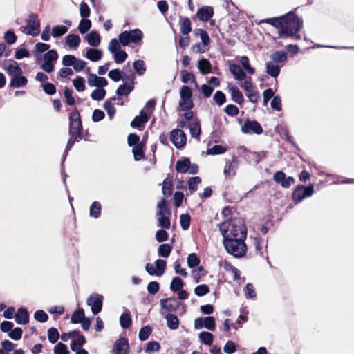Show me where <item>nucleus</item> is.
Here are the masks:
<instances>
[{"instance_id": "nucleus-1", "label": "nucleus", "mask_w": 354, "mask_h": 354, "mask_svg": "<svg viewBox=\"0 0 354 354\" xmlns=\"http://www.w3.org/2000/svg\"><path fill=\"white\" fill-rule=\"evenodd\" d=\"M261 22L276 27L281 37H294L297 40L301 39L299 32L303 26V21L293 11L279 17L267 18Z\"/></svg>"}, {"instance_id": "nucleus-2", "label": "nucleus", "mask_w": 354, "mask_h": 354, "mask_svg": "<svg viewBox=\"0 0 354 354\" xmlns=\"http://www.w3.org/2000/svg\"><path fill=\"white\" fill-rule=\"evenodd\" d=\"M219 230L223 239H246L247 229L242 219L234 218L219 225Z\"/></svg>"}, {"instance_id": "nucleus-3", "label": "nucleus", "mask_w": 354, "mask_h": 354, "mask_svg": "<svg viewBox=\"0 0 354 354\" xmlns=\"http://www.w3.org/2000/svg\"><path fill=\"white\" fill-rule=\"evenodd\" d=\"M245 239H225L223 240V243L228 254L236 258H241L245 255L247 251Z\"/></svg>"}, {"instance_id": "nucleus-4", "label": "nucleus", "mask_w": 354, "mask_h": 354, "mask_svg": "<svg viewBox=\"0 0 354 354\" xmlns=\"http://www.w3.org/2000/svg\"><path fill=\"white\" fill-rule=\"evenodd\" d=\"M143 33L141 30L136 28L129 31H123L118 35L120 44L123 46H128L130 43L136 45L141 44Z\"/></svg>"}, {"instance_id": "nucleus-5", "label": "nucleus", "mask_w": 354, "mask_h": 354, "mask_svg": "<svg viewBox=\"0 0 354 354\" xmlns=\"http://www.w3.org/2000/svg\"><path fill=\"white\" fill-rule=\"evenodd\" d=\"M27 24L24 26H21L20 28L21 30L28 35L31 36H37L39 33L40 28V21L38 19V17L35 13H31L28 19L26 21Z\"/></svg>"}, {"instance_id": "nucleus-6", "label": "nucleus", "mask_w": 354, "mask_h": 354, "mask_svg": "<svg viewBox=\"0 0 354 354\" xmlns=\"http://www.w3.org/2000/svg\"><path fill=\"white\" fill-rule=\"evenodd\" d=\"M192 93L191 88L187 86H183L180 90V100L178 106L182 111H189L194 107L192 100Z\"/></svg>"}, {"instance_id": "nucleus-7", "label": "nucleus", "mask_w": 354, "mask_h": 354, "mask_svg": "<svg viewBox=\"0 0 354 354\" xmlns=\"http://www.w3.org/2000/svg\"><path fill=\"white\" fill-rule=\"evenodd\" d=\"M69 135L82 137V126L80 115L77 111L71 113L69 116Z\"/></svg>"}, {"instance_id": "nucleus-8", "label": "nucleus", "mask_w": 354, "mask_h": 354, "mask_svg": "<svg viewBox=\"0 0 354 354\" xmlns=\"http://www.w3.org/2000/svg\"><path fill=\"white\" fill-rule=\"evenodd\" d=\"M58 59V55L56 50H50L44 55V62L40 68L44 71L50 73L55 70L53 62Z\"/></svg>"}, {"instance_id": "nucleus-9", "label": "nucleus", "mask_w": 354, "mask_h": 354, "mask_svg": "<svg viewBox=\"0 0 354 354\" xmlns=\"http://www.w3.org/2000/svg\"><path fill=\"white\" fill-rule=\"evenodd\" d=\"M314 192L313 185L305 187L298 185L292 193V199L295 203H299L306 197L311 196Z\"/></svg>"}, {"instance_id": "nucleus-10", "label": "nucleus", "mask_w": 354, "mask_h": 354, "mask_svg": "<svg viewBox=\"0 0 354 354\" xmlns=\"http://www.w3.org/2000/svg\"><path fill=\"white\" fill-rule=\"evenodd\" d=\"M242 149L244 152L243 156L249 164L257 165L267 156V152L265 151L254 152L248 151L245 147Z\"/></svg>"}, {"instance_id": "nucleus-11", "label": "nucleus", "mask_w": 354, "mask_h": 354, "mask_svg": "<svg viewBox=\"0 0 354 354\" xmlns=\"http://www.w3.org/2000/svg\"><path fill=\"white\" fill-rule=\"evenodd\" d=\"M102 299L103 297L99 294H93L87 298L86 304L91 306L94 315L98 314L102 310Z\"/></svg>"}, {"instance_id": "nucleus-12", "label": "nucleus", "mask_w": 354, "mask_h": 354, "mask_svg": "<svg viewBox=\"0 0 354 354\" xmlns=\"http://www.w3.org/2000/svg\"><path fill=\"white\" fill-rule=\"evenodd\" d=\"M241 131L246 134L254 133L259 135L262 133L263 129L257 121L247 120L241 127Z\"/></svg>"}, {"instance_id": "nucleus-13", "label": "nucleus", "mask_w": 354, "mask_h": 354, "mask_svg": "<svg viewBox=\"0 0 354 354\" xmlns=\"http://www.w3.org/2000/svg\"><path fill=\"white\" fill-rule=\"evenodd\" d=\"M170 139L174 145L180 149L186 143V135L180 129H174L170 133Z\"/></svg>"}, {"instance_id": "nucleus-14", "label": "nucleus", "mask_w": 354, "mask_h": 354, "mask_svg": "<svg viewBox=\"0 0 354 354\" xmlns=\"http://www.w3.org/2000/svg\"><path fill=\"white\" fill-rule=\"evenodd\" d=\"M162 313L165 312H174L176 310L179 306V303L176 298L170 297L167 299H162L160 301Z\"/></svg>"}, {"instance_id": "nucleus-15", "label": "nucleus", "mask_w": 354, "mask_h": 354, "mask_svg": "<svg viewBox=\"0 0 354 354\" xmlns=\"http://www.w3.org/2000/svg\"><path fill=\"white\" fill-rule=\"evenodd\" d=\"M227 90L230 93L231 98L233 102L239 104H243L244 101L243 95L236 85L232 83H228Z\"/></svg>"}, {"instance_id": "nucleus-16", "label": "nucleus", "mask_w": 354, "mask_h": 354, "mask_svg": "<svg viewBox=\"0 0 354 354\" xmlns=\"http://www.w3.org/2000/svg\"><path fill=\"white\" fill-rule=\"evenodd\" d=\"M129 348L127 339L120 337L114 344L113 352L115 354H129Z\"/></svg>"}, {"instance_id": "nucleus-17", "label": "nucleus", "mask_w": 354, "mask_h": 354, "mask_svg": "<svg viewBox=\"0 0 354 354\" xmlns=\"http://www.w3.org/2000/svg\"><path fill=\"white\" fill-rule=\"evenodd\" d=\"M88 84L91 87L104 88L107 86L108 82L106 78L91 73L88 75Z\"/></svg>"}, {"instance_id": "nucleus-18", "label": "nucleus", "mask_w": 354, "mask_h": 354, "mask_svg": "<svg viewBox=\"0 0 354 354\" xmlns=\"http://www.w3.org/2000/svg\"><path fill=\"white\" fill-rule=\"evenodd\" d=\"M214 9L212 6H204L196 12L198 18L203 21H208L213 16Z\"/></svg>"}, {"instance_id": "nucleus-19", "label": "nucleus", "mask_w": 354, "mask_h": 354, "mask_svg": "<svg viewBox=\"0 0 354 354\" xmlns=\"http://www.w3.org/2000/svg\"><path fill=\"white\" fill-rule=\"evenodd\" d=\"M239 166V161L235 156H233L231 162H227L224 167L223 173L225 177L232 178L236 175Z\"/></svg>"}, {"instance_id": "nucleus-20", "label": "nucleus", "mask_w": 354, "mask_h": 354, "mask_svg": "<svg viewBox=\"0 0 354 354\" xmlns=\"http://www.w3.org/2000/svg\"><path fill=\"white\" fill-rule=\"evenodd\" d=\"M229 69L235 80L242 81L246 78V74L240 66L232 64L230 65Z\"/></svg>"}, {"instance_id": "nucleus-21", "label": "nucleus", "mask_w": 354, "mask_h": 354, "mask_svg": "<svg viewBox=\"0 0 354 354\" xmlns=\"http://www.w3.org/2000/svg\"><path fill=\"white\" fill-rule=\"evenodd\" d=\"M189 128L192 137L199 140V136L201 133L200 120L198 118H194L190 123Z\"/></svg>"}, {"instance_id": "nucleus-22", "label": "nucleus", "mask_w": 354, "mask_h": 354, "mask_svg": "<svg viewBox=\"0 0 354 354\" xmlns=\"http://www.w3.org/2000/svg\"><path fill=\"white\" fill-rule=\"evenodd\" d=\"M15 322L18 324H26L29 321V315L26 308H19L15 315Z\"/></svg>"}, {"instance_id": "nucleus-23", "label": "nucleus", "mask_w": 354, "mask_h": 354, "mask_svg": "<svg viewBox=\"0 0 354 354\" xmlns=\"http://www.w3.org/2000/svg\"><path fill=\"white\" fill-rule=\"evenodd\" d=\"M148 121V118L147 114L145 113L143 110L140 112V115H137L134 118V119L131 122V126L132 127L140 128L144 126L145 123Z\"/></svg>"}, {"instance_id": "nucleus-24", "label": "nucleus", "mask_w": 354, "mask_h": 354, "mask_svg": "<svg viewBox=\"0 0 354 354\" xmlns=\"http://www.w3.org/2000/svg\"><path fill=\"white\" fill-rule=\"evenodd\" d=\"M85 39L88 45L94 48L97 47L100 44V35L96 31H91L87 34L85 37Z\"/></svg>"}, {"instance_id": "nucleus-25", "label": "nucleus", "mask_w": 354, "mask_h": 354, "mask_svg": "<svg viewBox=\"0 0 354 354\" xmlns=\"http://www.w3.org/2000/svg\"><path fill=\"white\" fill-rule=\"evenodd\" d=\"M266 72L272 77H277L280 73V66L274 62H268L266 64Z\"/></svg>"}, {"instance_id": "nucleus-26", "label": "nucleus", "mask_w": 354, "mask_h": 354, "mask_svg": "<svg viewBox=\"0 0 354 354\" xmlns=\"http://www.w3.org/2000/svg\"><path fill=\"white\" fill-rule=\"evenodd\" d=\"M102 55L103 53L100 49L88 48L85 57L92 62H97L102 59Z\"/></svg>"}, {"instance_id": "nucleus-27", "label": "nucleus", "mask_w": 354, "mask_h": 354, "mask_svg": "<svg viewBox=\"0 0 354 354\" xmlns=\"http://www.w3.org/2000/svg\"><path fill=\"white\" fill-rule=\"evenodd\" d=\"M167 321V326L171 330H176L179 326V319L178 317L171 313H168L165 316Z\"/></svg>"}, {"instance_id": "nucleus-28", "label": "nucleus", "mask_w": 354, "mask_h": 354, "mask_svg": "<svg viewBox=\"0 0 354 354\" xmlns=\"http://www.w3.org/2000/svg\"><path fill=\"white\" fill-rule=\"evenodd\" d=\"M117 97L115 96L112 97L109 100H107L104 102L103 104L104 109L107 112L108 116L110 120H112L115 113V109L112 103L113 101L116 100Z\"/></svg>"}, {"instance_id": "nucleus-29", "label": "nucleus", "mask_w": 354, "mask_h": 354, "mask_svg": "<svg viewBox=\"0 0 354 354\" xmlns=\"http://www.w3.org/2000/svg\"><path fill=\"white\" fill-rule=\"evenodd\" d=\"M179 24L180 32L184 35H188L192 30L189 19L188 17H180Z\"/></svg>"}, {"instance_id": "nucleus-30", "label": "nucleus", "mask_w": 354, "mask_h": 354, "mask_svg": "<svg viewBox=\"0 0 354 354\" xmlns=\"http://www.w3.org/2000/svg\"><path fill=\"white\" fill-rule=\"evenodd\" d=\"M27 82L28 80L26 77L17 75L12 78L10 82V86L13 88H19L21 86H26Z\"/></svg>"}, {"instance_id": "nucleus-31", "label": "nucleus", "mask_w": 354, "mask_h": 354, "mask_svg": "<svg viewBox=\"0 0 354 354\" xmlns=\"http://www.w3.org/2000/svg\"><path fill=\"white\" fill-rule=\"evenodd\" d=\"M189 166V159L184 158L183 160H179L176 164V170L178 173H186L188 171Z\"/></svg>"}, {"instance_id": "nucleus-32", "label": "nucleus", "mask_w": 354, "mask_h": 354, "mask_svg": "<svg viewBox=\"0 0 354 354\" xmlns=\"http://www.w3.org/2000/svg\"><path fill=\"white\" fill-rule=\"evenodd\" d=\"M271 62L276 64L284 63L287 60V54L284 51H276L270 56Z\"/></svg>"}, {"instance_id": "nucleus-33", "label": "nucleus", "mask_w": 354, "mask_h": 354, "mask_svg": "<svg viewBox=\"0 0 354 354\" xmlns=\"http://www.w3.org/2000/svg\"><path fill=\"white\" fill-rule=\"evenodd\" d=\"M198 68L203 75H206L211 72L212 65L207 59H202L198 61Z\"/></svg>"}, {"instance_id": "nucleus-34", "label": "nucleus", "mask_w": 354, "mask_h": 354, "mask_svg": "<svg viewBox=\"0 0 354 354\" xmlns=\"http://www.w3.org/2000/svg\"><path fill=\"white\" fill-rule=\"evenodd\" d=\"M101 214V205L98 201H94L89 208V216L94 218H98Z\"/></svg>"}, {"instance_id": "nucleus-35", "label": "nucleus", "mask_w": 354, "mask_h": 354, "mask_svg": "<svg viewBox=\"0 0 354 354\" xmlns=\"http://www.w3.org/2000/svg\"><path fill=\"white\" fill-rule=\"evenodd\" d=\"M181 81L183 83H188L189 82H194L196 88L198 87V85L196 81L195 76L193 73L188 72L185 70H182L180 71Z\"/></svg>"}, {"instance_id": "nucleus-36", "label": "nucleus", "mask_w": 354, "mask_h": 354, "mask_svg": "<svg viewBox=\"0 0 354 354\" xmlns=\"http://www.w3.org/2000/svg\"><path fill=\"white\" fill-rule=\"evenodd\" d=\"M68 27L64 25H57L53 27L51 30V35L54 38H58L68 32Z\"/></svg>"}, {"instance_id": "nucleus-37", "label": "nucleus", "mask_w": 354, "mask_h": 354, "mask_svg": "<svg viewBox=\"0 0 354 354\" xmlns=\"http://www.w3.org/2000/svg\"><path fill=\"white\" fill-rule=\"evenodd\" d=\"M66 43L71 48H77L80 43V37L77 35L69 34L66 37Z\"/></svg>"}, {"instance_id": "nucleus-38", "label": "nucleus", "mask_w": 354, "mask_h": 354, "mask_svg": "<svg viewBox=\"0 0 354 354\" xmlns=\"http://www.w3.org/2000/svg\"><path fill=\"white\" fill-rule=\"evenodd\" d=\"M120 324L122 328H129L132 324V320L129 313H123L120 317Z\"/></svg>"}, {"instance_id": "nucleus-39", "label": "nucleus", "mask_w": 354, "mask_h": 354, "mask_svg": "<svg viewBox=\"0 0 354 354\" xmlns=\"http://www.w3.org/2000/svg\"><path fill=\"white\" fill-rule=\"evenodd\" d=\"M8 73L13 77L17 75H20L22 73L21 68L19 66L18 64L12 61L6 67Z\"/></svg>"}, {"instance_id": "nucleus-40", "label": "nucleus", "mask_w": 354, "mask_h": 354, "mask_svg": "<svg viewBox=\"0 0 354 354\" xmlns=\"http://www.w3.org/2000/svg\"><path fill=\"white\" fill-rule=\"evenodd\" d=\"M82 139V137H80V136H75V135H70V138H69V140H68V141L67 142V145H66V147L64 155H63L62 163L65 160L68 151L72 148V147L73 146L74 143L76 141H79V140H80Z\"/></svg>"}, {"instance_id": "nucleus-41", "label": "nucleus", "mask_w": 354, "mask_h": 354, "mask_svg": "<svg viewBox=\"0 0 354 354\" xmlns=\"http://www.w3.org/2000/svg\"><path fill=\"white\" fill-rule=\"evenodd\" d=\"M199 339L203 344L211 346L213 342L214 336L212 333L206 331L201 332L199 334Z\"/></svg>"}, {"instance_id": "nucleus-42", "label": "nucleus", "mask_w": 354, "mask_h": 354, "mask_svg": "<svg viewBox=\"0 0 354 354\" xmlns=\"http://www.w3.org/2000/svg\"><path fill=\"white\" fill-rule=\"evenodd\" d=\"M240 62L243 68L250 75H254L255 70L250 64L249 58L247 56H242L240 59Z\"/></svg>"}, {"instance_id": "nucleus-43", "label": "nucleus", "mask_w": 354, "mask_h": 354, "mask_svg": "<svg viewBox=\"0 0 354 354\" xmlns=\"http://www.w3.org/2000/svg\"><path fill=\"white\" fill-rule=\"evenodd\" d=\"M167 214H158V225L163 229H169L171 223L169 217L167 216Z\"/></svg>"}, {"instance_id": "nucleus-44", "label": "nucleus", "mask_w": 354, "mask_h": 354, "mask_svg": "<svg viewBox=\"0 0 354 354\" xmlns=\"http://www.w3.org/2000/svg\"><path fill=\"white\" fill-rule=\"evenodd\" d=\"M133 90V84L120 85L116 90V94L119 96L127 95Z\"/></svg>"}, {"instance_id": "nucleus-45", "label": "nucleus", "mask_w": 354, "mask_h": 354, "mask_svg": "<svg viewBox=\"0 0 354 354\" xmlns=\"http://www.w3.org/2000/svg\"><path fill=\"white\" fill-rule=\"evenodd\" d=\"M85 318L84 310L82 308H78L75 310L71 316V322L74 324L80 323Z\"/></svg>"}, {"instance_id": "nucleus-46", "label": "nucleus", "mask_w": 354, "mask_h": 354, "mask_svg": "<svg viewBox=\"0 0 354 354\" xmlns=\"http://www.w3.org/2000/svg\"><path fill=\"white\" fill-rule=\"evenodd\" d=\"M171 247L169 244H161L158 249V254L160 257L167 258L169 256Z\"/></svg>"}, {"instance_id": "nucleus-47", "label": "nucleus", "mask_w": 354, "mask_h": 354, "mask_svg": "<svg viewBox=\"0 0 354 354\" xmlns=\"http://www.w3.org/2000/svg\"><path fill=\"white\" fill-rule=\"evenodd\" d=\"M106 91L103 88L93 90L91 94V97L93 100L100 101L104 98Z\"/></svg>"}, {"instance_id": "nucleus-48", "label": "nucleus", "mask_w": 354, "mask_h": 354, "mask_svg": "<svg viewBox=\"0 0 354 354\" xmlns=\"http://www.w3.org/2000/svg\"><path fill=\"white\" fill-rule=\"evenodd\" d=\"M172 187L171 180L168 178H165L162 183V194L166 196H170L172 193Z\"/></svg>"}, {"instance_id": "nucleus-49", "label": "nucleus", "mask_w": 354, "mask_h": 354, "mask_svg": "<svg viewBox=\"0 0 354 354\" xmlns=\"http://www.w3.org/2000/svg\"><path fill=\"white\" fill-rule=\"evenodd\" d=\"M91 27V21L87 19H82L78 26V30L80 33L87 32Z\"/></svg>"}, {"instance_id": "nucleus-50", "label": "nucleus", "mask_w": 354, "mask_h": 354, "mask_svg": "<svg viewBox=\"0 0 354 354\" xmlns=\"http://www.w3.org/2000/svg\"><path fill=\"white\" fill-rule=\"evenodd\" d=\"M184 286V283L182 281V279L178 277H176L173 278L171 284H170V289L171 291L176 292L180 290Z\"/></svg>"}, {"instance_id": "nucleus-51", "label": "nucleus", "mask_w": 354, "mask_h": 354, "mask_svg": "<svg viewBox=\"0 0 354 354\" xmlns=\"http://www.w3.org/2000/svg\"><path fill=\"white\" fill-rule=\"evenodd\" d=\"M203 324L206 329L212 331L215 330V319L214 317L209 316L203 318Z\"/></svg>"}, {"instance_id": "nucleus-52", "label": "nucleus", "mask_w": 354, "mask_h": 354, "mask_svg": "<svg viewBox=\"0 0 354 354\" xmlns=\"http://www.w3.org/2000/svg\"><path fill=\"white\" fill-rule=\"evenodd\" d=\"M59 337V334L57 328H50L48 330V339L51 344L57 342Z\"/></svg>"}, {"instance_id": "nucleus-53", "label": "nucleus", "mask_w": 354, "mask_h": 354, "mask_svg": "<svg viewBox=\"0 0 354 354\" xmlns=\"http://www.w3.org/2000/svg\"><path fill=\"white\" fill-rule=\"evenodd\" d=\"M215 103L218 106H222L226 102V97L223 92L217 91L213 97Z\"/></svg>"}, {"instance_id": "nucleus-54", "label": "nucleus", "mask_w": 354, "mask_h": 354, "mask_svg": "<svg viewBox=\"0 0 354 354\" xmlns=\"http://www.w3.org/2000/svg\"><path fill=\"white\" fill-rule=\"evenodd\" d=\"M209 292V286L206 284L198 285L194 288V293L198 297H203L207 295Z\"/></svg>"}, {"instance_id": "nucleus-55", "label": "nucleus", "mask_w": 354, "mask_h": 354, "mask_svg": "<svg viewBox=\"0 0 354 354\" xmlns=\"http://www.w3.org/2000/svg\"><path fill=\"white\" fill-rule=\"evenodd\" d=\"M132 152L134 156V159L137 161L140 160L144 158V153L141 144L133 147Z\"/></svg>"}, {"instance_id": "nucleus-56", "label": "nucleus", "mask_w": 354, "mask_h": 354, "mask_svg": "<svg viewBox=\"0 0 354 354\" xmlns=\"http://www.w3.org/2000/svg\"><path fill=\"white\" fill-rule=\"evenodd\" d=\"M160 348V344L156 341H151L147 343L145 352L151 354L153 352L158 351Z\"/></svg>"}, {"instance_id": "nucleus-57", "label": "nucleus", "mask_w": 354, "mask_h": 354, "mask_svg": "<svg viewBox=\"0 0 354 354\" xmlns=\"http://www.w3.org/2000/svg\"><path fill=\"white\" fill-rule=\"evenodd\" d=\"M151 331V328L149 326H145L141 328L138 335L140 340L145 341L150 336Z\"/></svg>"}, {"instance_id": "nucleus-58", "label": "nucleus", "mask_w": 354, "mask_h": 354, "mask_svg": "<svg viewBox=\"0 0 354 354\" xmlns=\"http://www.w3.org/2000/svg\"><path fill=\"white\" fill-rule=\"evenodd\" d=\"M245 295L247 299H254L256 298L254 287L252 283H248L244 289Z\"/></svg>"}, {"instance_id": "nucleus-59", "label": "nucleus", "mask_w": 354, "mask_h": 354, "mask_svg": "<svg viewBox=\"0 0 354 354\" xmlns=\"http://www.w3.org/2000/svg\"><path fill=\"white\" fill-rule=\"evenodd\" d=\"M155 264L156 268V272H157V276H162L165 272V270L166 268V261L165 260L158 259L156 261Z\"/></svg>"}, {"instance_id": "nucleus-60", "label": "nucleus", "mask_w": 354, "mask_h": 354, "mask_svg": "<svg viewBox=\"0 0 354 354\" xmlns=\"http://www.w3.org/2000/svg\"><path fill=\"white\" fill-rule=\"evenodd\" d=\"M133 68L139 75H142L146 71L145 62L142 60H136L133 62Z\"/></svg>"}, {"instance_id": "nucleus-61", "label": "nucleus", "mask_w": 354, "mask_h": 354, "mask_svg": "<svg viewBox=\"0 0 354 354\" xmlns=\"http://www.w3.org/2000/svg\"><path fill=\"white\" fill-rule=\"evenodd\" d=\"M127 53L122 50L113 54L114 61L117 64L123 63L127 59Z\"/></svg>"}, {"instance_id": "nucleus-62", "label": "nucleus", "mask_w": 354, "mask_h": 354, "mask_svg": "<svg viewBox=\"0 0 354 354\" xmlns=\"http://www.w3.org/2000/svg\"><path fill=\"white\" fill-rule=\"evenodd\" d=\"M200 259L195 253H192L187 257V265L190 268H195L198 266Z\"/></svg>"}, {"instance_id": "nucleus-63", "label": "nucleus", "mask_w": 354, "mask_h": 354, "mask_svg": "<svg viewBox=\"0 0 354 354\" xmlns=\"http://www.w3.org/2000/svg\"><path fill=\"white\" fill-rule=\"evenodd\" d=\"M120 43L119 41V39L118 40L116 39H112L110 41V42L109 44V46H108V49H109V52L113 55L114 53L120 50Z\"/></svg>"}, {"instance_id": "nucleus-64", "label": "nucleus", "mask_w": 354, "mask_h": 354, "mask_svg": "<svg viewBox=\"0 0 354 354\" xmlns=\"http://www.w3.org/2000/svg\"><path fill=\"white\" fill-rule=\"evenodd\" d=\"M54 353L55 354H68V351L66 345L62 342H59L54 347Z\"/></svg>"}]
</instances>
